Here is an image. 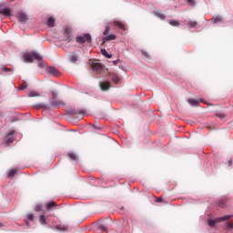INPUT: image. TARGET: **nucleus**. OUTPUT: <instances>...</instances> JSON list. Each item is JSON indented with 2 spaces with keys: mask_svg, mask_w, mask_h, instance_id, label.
I'll return each mask as SVG.
<instances>
[{
  "mask_svg": "<svg viewBox=\"0 0 233 233\" xmlns=\"http://www.w3.org/2000/svg\"><path fill=\"white\" fill-rule=\"evenodd\" d=\"M142 56H143V57H145L146 59H148V57H150V56L148 55V53H147V52H145V51L142 52Z\"/></svg>",
  "mask_w": 233,
  "mask_h": 233,
  "instance_id": "nucleus-33",
  "label": "nucleus"
},
{
  "mask_svg": "<svg viewBox=\"0 0 233 233\" xmlns=\"http://www.w3.org/2000/svg\"><path fill=\"white\" fill-rule=\"evenodd\" d=\"M28 97H39V94L35 91H30Z\"/></svg>",
  "mask_w": 233,
  "mask_h": 233,
  "instance_id": "nucleus-22",
  "label": "nucleus"
},
{
  "mask_svg": "<svg viewBox=\"0 0 233 233\" xmlns=\"http://www.w3.org/2000/svg\"><path fill=\"white\" fill-rule=\"evenodd\" d=\"M42 210H43V206L38 205V206L35 207V211L36 212H41Z\"/></svg>",
  "mask_w": 233,
  "mask_h": 233,
  "instance_id": "nucleus-31",
  "label": "nucleus"
},
{
  "mask_svg": "<svg viewBox=\"0 0 233 233\" xmlns=\"http://www.w3.org/2000/svg\"><path fill=\"white\" fill-rule=\"evenodd\" d=\"M91 68L96 74H101L103 72V66L99 63H93Z\"/></svg>",
  "mask_w": 233,
  "mask_h": 233,
  "instance_id": "nucleus-6",
  "label": "nucleus"
},
{
  "mask_svg": "<svg viewBox=\"0 0 233 233\" xmlns=\"http://www.w3.org/2000/svg\"><path fill=\"white\" fill-rule=\"evenodd\" d=\"M68 113H69L71 116H76V114H82V115H84V114H85V110L76 111V109H71V110L68 111Z\"/></svg>",
  "mask_w": 233,
  "mask_h": 233,
  "instance_id": "nucleus-16",
  "label": "nucleus"
},
{
  "mask_svg": "<svg viewBox=\"0 0 233 233\" xmlns=\"http://www.w3.org/2000/svg\"><path fill=\"white\" fill-rule=\"evenodd\" d=\"M92 42V36L90 34H84L83 35L76 37V43L79 45H85V43H91Z\"/></svg>",
  "mask_w": 233,
  "mask_h": 233,
  "instance_id": "nucleus-3",
  "label": "nucleus"
},
{
  "mask_svg": "<svg viewBox=\"0 0 233 233\" xmlns=\"http://www.w3.org/2000/svg\"><path fill=\"white\" fill-rule=\"evenodd\" d=\"M34 59H35L36 61H41V59H43V56H41V55L36 52L26 53L24 55V61L25 63H34Z\"/></svg>",
  "mask_w": 233,
  "mask_h": 233,
  "instance_id": "nucleus-1",
  "label": "nucleus"
},
{
  "mask_svg": "<svg viewBox=\"0 0 233 233\" xmlns=\"http://www.w3.org/2000/svg\"><path fill=\"white\" fill-rule=\"evenodd\" d=\"M4 71H5V72H10V68L5 67V68H4Z\"/></svg>",
  "mask_w": 233,
  "mask_h": 233,
  "instance_id": "nucleus-39",
  "label": "nucleus"
},
{
  "mask_svg": "<svg viewBox=\"0 0 233 233\" xmlns=\"http://www.w3.org/2000/svg\"><path fill=\"white\" fill-rule=\"evenodd\" d=\"M169 25H171V26H179V21L171 20V21H169Z\"/></svg>",
  "mask_w": 233,
  "mask_h": 233,
  "instance_id": "nucleus-24",
  "label": "nucleus"
},
{
  "mask_svg": "<svg viewBox=\"0 0 233 233\" xmlns=\"http://www.w3.org/2000/svg\"><path fill=\"white\" fill-rule=\"evenodd\" d=\"M100 88L104 92H106V90H110V82H101Z\"/></svg>",
  "mask_w": 233,
  "mask_h": 233,
  "instance_id": "nucleus-12",
  "label": "nucleus"
},
{
  "mask_svg": "<svg viewBox=\"0 0 233 233\" xmlns=\"http://www.w3.org/2000/svg\"><path fill=\"white\" fill-rule=\"evenodd\" d=\"M101 54L107 59H112V55H109L108 52H106V49H101Z\"/></svg>",
  "mask_w": 233,
  "mask_h": 233,
  "instance_id": "nucleus-19",
  "label": "nucleus"
},
{
  "mask_svg": "<svg viewBox=\"0 0 233 233\" xmlns=\"http://www.w3.org/2000/svg\"><path fill=\"white\" fill-rule=\"evenodd\" d=\"M47 26H49V28H54V26H56V19L49 17L47 19Z\"/></svg>",
  "mask_w": 233,
  "mask_h": 233,
  "instance_id": "nucleus-14",
  "label": "nucleus"
},
{
  "mask_svg": "<svg viewBox=\"0 0 233 233\" xmlns=\"http://www.w3.org/2000/svg\"><path fill=\"white\" fill-rule=\"evenodd\" d=\"M79 59V56L73 54L69 56V61L71 63H77V60Z\"/></svg>",
  "mask_w": 233,
  "mask_h": 233,
  "instance_id": "nucleus-15",
  "label": "nucleus"
},
{
  "mask_svg": "<svg viewBox=\"0 0 233 233\" xmlns=\"http://www.w3.org/2000/svg\"><path fill=\"white\" fill-rule=\"evenodd\" d=\"M188 5H190V6H196V1L194 0H187Z\"/></svg>",
  "mask_w": 233,
  "mask_h": 233,
  "instance_id": "nucleus-30",
  "label": "nucleus"
},
{
  "mask_svg": "<svg viewBox=\"0 0 233 233\" xmlns=\"http://www.w3.org/2000/svg\"><path fill=\"white\" fill-rule=\"evenodd\" d=\"M40 223L41 225H46V217L45 215L40 216Z\"/></svg>",
  "mask_w": 233,
  "mask_h": 233,
  "instance_id": "nucleus-23",
  "label": "nucleus"
},
{
  "mask_svg": "<svg viewBox=\"0 0 233 233\" xmlns=\"http://www.w3.org/2000/svg\"><path fill=\"white\" fill-rule=\"evenodd\" d=\"M113 63H114V65H117L118 60H116V61H114Z\"/></svg>",
  "mask_w": 233,
  "mask_h": 233,
  "instance_id": "nucleus-41",
  "label": "nucleus"
},
{
  "mask_svg": "<svg viewBox=\"0 0 233 233\" xmlns=\"http://www.w3.org/2000/svg\"><path fill=\"white\" fill-rule=\"evenodd\" d=\"M187 26H189V28H196L198 26V22H196V21H189L187 23Z\"/></svg>",
  "mask_w": 233,
  "mask_h": 233,
  "instance_id": "nucleus-21",
  "label": "nucleus"
},
{
  "mask_svg": "<svg viewBox=\"0 0 233 233\" xmlns=\"http://www.w3.org/2000/svg\"><path fill=\"white\" fill-rule=\"evenodd\" d=\"M161 17H162V19H165V15H162Z\"/></svg>",
  "mask_w": 233,
  "mask_h": 233,
  "instance_id": "nucleus-42",
  "label": "nucleus"
},
{
  "mask_svg": "<svg viewBox=\"0 0 233 233\" xmlns=\"http://www.w3.org/2000/svg\"><path fill=\"white\" fill-rule=\"evenodd\" d=\"M227 227H228V228L229 229V230H232V228H233V223L232 222H227Z\"/></svg>",
  "mask_w": 233,
  "mask_h": 233,
  "instance_id": "nucleus-32",
  "label": "nucleus"
},
{
  "mask_svg": "<svg viewBox=\"0 0 233 233\" xmlns=\"http://www.w3.org/2000/svg\"><path fill=\"white\" fill-rule=\"evenodd\" d=\"M156 201H157V203H161V201H163V198H157L156 199Z\"/></svg>",
  "mask_w": 233,
  "mask_h": 233,
  "instance_id": "nucleus-37",
  "label": "nucleus"
},
{
  "mask_svg": "<svg viewBox=\"0 0 233 233\" xmlns=\"http://www.w3.org/2000/svg\"><path fill=\"white\" fill-rule=\"evenodd\" d=\"M51 94H52L54 99H56V97H57V94L55 91L51 92Z\"/></svg>",
  "mask_w": 233,
  "mask_h": 233,
  "instance_id": "nucleus-35",
  "label": "nucleus"
},
{
  "mask_svg": "<svg viewBox=\"0 0 233 233\" xmlns=\"http://www.w3.org/2000/svg\"><path fill=\"white\" fill-rule=\"evenodd\" d=\"M201 101L203 100H194V99H189L188 103L189 105H192V106H198V105H199V103H201Z\"/></svg>",
  "mask_w": 233,
  "mask_h": 233,
  "instance_id": "nucleus-18",
  "label": "nucleus"
},
{
  "mask_svg": "<svg viewBox=\"0 0 233 233\" xmlns=\"http://www.w3.org/2000/svg\"><path fill=\"white\" fill-rule=\"evenodd\" d=\"M108 34H110V25H106L103 35H108Z\"/></svg>",
  "mask_w": 233,
  "mask_h": 233,
  "instance_id": "nucleus-25",
  "label": "nucleus"
},
{
  "mask_svg": "<svg viewBox=\"0 0 233 233\" xmlns=\"http://www.w3.org/2000/svg\"><path fill=\"white\" fill-rule=\"evenodd\" d=\"M116 39H117V35H106L104 38V41L102 42V45H105V43H106V41H116Z\"/></svg>",
  "mask_w": 233,
  "mask_h": 233,
  "instance_id": "nucleus-11",
  "label": "nucleus"
},
{
  "mask_svg": "<svg viewBox=\"0 0 233 233\" xmlns=\"http://www.w3.org/2000/svg\"><path fill=\"white\" fill-rule=\"evenodd\" d=\"M68 157H70V159H73V161H76V159H77V156H76V154L74 153L69 154Z\"/></svg>",
  "mask_w": 233,
  "mask_h": 233,
  "instance_id": "nucleus-27",
  "label": "nucleus"
},
{
  "mask_svg": "<svg viewBox=\"0 0 233 233\" xmlns=\"http://www.w3.org/2000/svg\"><path fill=\"white\" fill-rule=\"evenodd\" d=\"M47 72L48 74H51V76H55L56 77H57L59 76V70H57L56 67L54 66H49L47 68Z\"/></svg>",
  "mask_w": 233,
  "mask_h": 233,
  "instance_id": "nucleus-9",
  "label": "nucleus"
},
{
  "mask_svg": "<svg viewBox=\"0 0 233 233\" xmlns=\"http://www.w3.org/2000/svg\"><path fill=\"white\" fill-rule=\"evenodd\" d=\"M54 207H57V204H56L55 201H50L46 204V208L50 210L51 208H54Z\"/></svg>",
  "mask_w": 233,
  "mask_h": 233,
  "instance_id": "nucleus-17",
  "label": "nucleus"
},
{
  "mask_svg": "<svg viewBox=\"0 0 233 233\" xmlns=\"http://www.w3.org/2000/svg\"><path fill=\"white\" fill-rule=\"evenodd\" d=\"M25 88H26V86L25 85L20 86V90H25Z\"/></svg>",
  "mask_w": 233,
  "mask_h": 233,
  "instance_id": "nucleus-38",
  "label": "nucleus"
},
{
  "mask_svg": "<svg viewBox=\"0 0 233 233\" xmlns=\"http://www.w3.org/2000/svg\"><path fill=\"white\" fill-rule=\"evenodd\" d=\"M64 41L72 43V27H65Z\"/></svg>",
  "mask_w": 233,
  "mask_h": 233,
  "instance_id": "nucleus-4",
  "label": "nucleus"
},
{
  "mask_svg": "<svg viewBox=\"0 0 233 233\" xmlns=\"http://www.w3.org/2000/svg\"><path fill=\"white\" fill-rule=\"evenodd\" d=\"M215 116L219 119H225V117H227V115H225L224 113H217L215 114Z\"/></svg>",
  "mask_w": 233,
  "mask_h": 233,
  "instance_id": "nucleus-26",
  "label": "nucleus"
},
{
  "mask_svg": "<svg viewBox=\"0 0 233 233\" xmlns=\"http://www.w3.org/2000/svg\"><path fill=\"white\" fill-rule=\"evenodd\" d=\"M98 228H99V230H102V232H105V230H106V232H108V229H106V227H105L104 225H100V226L98 227Z\"/></svg>",
  "mask_w": 233,
  "mask_h": 233,
  "instance_id": "nucleus-29",
  "label": "nucleus"
},
{
  "mask_svg": "<svg viewBox=\"0 0 233 233\" xmlns=\"http://www.w3.org/2000/svg\"><path fill=\"white\" fill-rule=\"evenodd\" d=\"M0 14H2V15H5V17H10L12 15V11L8 7L3 8L2 6H0Z\"/></svg>",
  "mask_w": 233,
  "mask_h": 233,
  "instance_id": "nucleus-8",
  "label": "nucleus"
},
{
  "mask_svg": "<svg viewBox=\"0 0 233 233\" xmlns=\"http://www.w3.org/2000/svg\"><path fill=\"white\" fill-rule=\"evenodd\" d=\"M208 130H214V127L208 126Z\"/></svg>",
  "mask_w": 233,
  "mask_h": 233,
  "instance_id": "nucleus-40",
  "label": "nucleus"
},
{
  "mask_svg": "<svg viewBox=\"0 0 233 233\" xmlns=\"http://www.w3.org/2000/svg\"><path fill=\"white\" fill-rule=\"evenodd\" d=\"M52 106H56L57 108H59V105H61V103L57 102V101H53L51 102Z\"/></svg>",
  "mask_w": 233,
  "mask_h": 233,
  "instance_id": "nucleus-28",
  "label": "nucleus"
},
{
  "mask_svg": "<svg viewBox=\"0 0 233 233\" xmlns=\"http://www.w3.org/2000/svg\"><path fill=\"white\" fill-rule=\"evenodd\" d=\"M14 134H15V131H11L4 140V143H6V145H10V143H14L15 141V137H14Z\"/></svg>",
  "mask_w": 233,
  "mask_h": 233,
  "instance_id": "nucleus-5",
  "label": "nucleus"
},
{
  "mask_svg": "<svg viewBox=\"0 0 233 233\" xmlns=\"http://www.w3.org/2000/svg\"><path fill=\"white\" fill-rule=\"evenodd\" d=\"M231 218H233V215H227L222 218H218L217 219H210L208 221V227H211V228H214L217 223H221V221H228V219H231Z\"/></svg>",
  "mask_w": 233,
  "mask_h": 233,
  "instance_id": "nucleus-2",
  "label": "nucleus"
},
{
  "mask_svg": "<svg viewBox=\"0 0 233 233\" xmlns=\"http://www.w3.org/2000/svg\"><path fill=\"white\" fill-rule=\"evenodd\" d=\"M113 25H114V26H116V28H119L120 30H127L125 24H123L119 21H114Z\"/></svg>",
  "mask_w": 233,
  "mask_h": 233,
  "instance_id": "nucleus-13",
  "label": "nucleus"
},
{
  "mask_svg": "<svg viewBox=\"0 0 233 233\" xmlns=\"http://www.w3.org/2000/svg\"><path fill=\"white\" fill-rule=\"evenodd\" d=\"M19 169L15 168L9 171L8 173V177H14V176H15L17 174Z\"/></svg>",
  "mask_w": 233,
  "mask_h": 233,
  "instance_id": "nucleus-20",
  "label": "nucleus"
},
{
  "mask_svg": "<svg viewBox=\"0 0 233 233\" xmlns=\"http://www.w3.org/2000/svg\"><path fill=\"white\" fill-rule=\"evenodd\" d=\"M27 219H29V221H34V214H29Z\"/></svg>",
  "mask_w": 233,
  "mask_h": 233,
  "instance_id": "nucleus-34",
  "label": "nucleus"
},
{
  "mask_svg": "<svg viewBox=\"0 0 233 233\" xmlns=\"http://www.w3.org/2000/svg\"><path fill=\"white\" fill-rule=\"evenodd\" d=\"M219 21H221V18L219 17H217L214 19V23H219Z\"/></svg>",
  "mask_w": 233,
  "mask_h": 233,
  "instance_id": "nucleus-36",
  "label": "nucleus"
},
{
  "mask_svg": "<svg viewBox=\"0 0 233 233\" xmlns=\"http://www.w3.org/2000/svg\"><path fill=\"white\" fill-rule=\"evenodd\" d=\"M109 76L115 85H117V83H119V81H121V78L116 73H109Z\"/></svg>",
  "mask_w": 233,
  "mask_h": 233,
  "instance_id": "nucleus-10",
  "label": "nucleus"
},
{
  "mask_svg": "<svg viewBox=\"0 0 233 233\" xmlns=\"http://www.w3.org/2000/svg\"><path fill=\"white\" fill-rule=\"evenodd\" d=\"M17 19L19 23H26V21H28V16L24 12H18Z\"/></svg>",
  "mask_w": 233,
  "mask_h": 233,
  "instance_id": "nucleus-7",
  "label": "nucleus"
}]
</instances>
